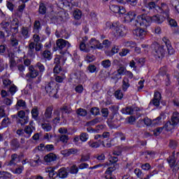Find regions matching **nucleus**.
<instances>
[{
    "instance_id": "1",
    "label": "nucleus",
    "mask_w": 179,
    "mask_h": 179,
    "mask_svg": "<svg viewBox=\"0 0 179 179\" xmlns=\"http://www.w3.org/2000/svg\"><path fill=\"white\" fill-rule=\"evenodd\" d=\"M136 22H137L141 27L145 28L150 26L152 18L151 16L148 15L147 13H143L137 17Z\"/></svg>"
},
{
    "instance_id": "2",
    "label": "nucleus",
    "mask_w": 179,
    "mask_h": 179,
    "mask_svg": "<svg viewBox=\"0 0 179 179\" xmlns=\"http://www.w3.org/2000/svg\"><path fill=\"white\" fill-rule=\"evenodd\" d=\"M152 53L155 58H164V55H166L164 45H159V43H155L152 45Z\"/></svg>"
},
{
    "instance_id": "3",
    "label": "nucleus",
    "mask_w": 179,
    "mask_h": 179,
    "mask_svg": "<svg viewBox=\"0 0 179 179\" xmlns=\"http://www.w3.org/2000/svg\"><path fill=\"white\" fill-rule=\"evenodd\" d=\"M45 90H46V93H48L50 97H55L57 93H58L57 84H55V83H48L45 86Z\"/></svg>"
},
{
    "instance_id": "4",
    "label": "nucleus",
    "mask_w": 179,
    "mask_h": 179,
    "mask_svg": "<svg viewBox=\"0 0 179 179\" xmlns=\"http://www.w3.org/2000/svg\"><path fill=\"white\" fill-rule=\"evenodd\" d=\"M174 155H175V152H173V155L169 157V158H167L166 159L169 164V167H171V169H173V173L176 171H178L179 170V164Z\"/></svg>"
},
{
    "instance_id": "5",
    "label": "nucleus",
    "mask_w": 179,
    "mask_h": 179,
    "mask_svg": "<svg viewBox=\"0 0 179 179\" xmlns=\"http://www.w3.org/2000/svg\"><path fill=\"white\" fill-rule=\"evenodd\" d=\"M178 122H179V113L178 112H174L171 117V122H168L165 124V127H166V129L169 131L172 128H174V125H177Z\"/></svg>"
},
{
    "instance_id": "6",
    "label": "nucleus",
    "mask_w": 179,
    "mask_h": 179,
    "mask_svg": "<svg viewBox=\"0 0 179 179\" xmlns=\"http://www.w3.org/2000/svg\"><path fill=\"white\" fill-rule=\"evenodd\" d=\"M17 115V124H20V125H25V124H27L29 122V117L26 116V113L24 112V110L18 111Z\"/></svg>"
},
{
    "instance_id": "7",
    "label": "nucleus",
    "mask_w": 179,
    "mask_h": 179,
    "mask_svg": "<svg viewBox=\"0 0 179 179\" xmlns=\"http://www.w3.org/2000/svg\"><path fill=\"white\" fill-rule=\"evenodd\" d=\"M52 110H54V107L52 106H50L46 108L42 119V122H50V120L52 118Z\"/></svg>"
},
{
    "instance_id": "8",
    "label": "nucleus",
    "mask_w": 179,
    "mask_h": 179,
    "mask_svg": "<svg viewBox=\"0 0 179 179\" xmlns=\"http://www.w3.org/2000/svg\"><path fill=\"white\" fill-rule=\"evenodd\" d=\"M90 45V49L93 50H103V44L100 41L96 40V38H92L88 43Z\"/></svg>"
},
{
    "instance_id": "9",
    "label": "nucleus",
    "mask_w": 179,
    "mask_h": 179,
    "mask_svg": "<svg viewBox=\"0 0 179 179\" xmlns=\"http://www.w3.org/2000/svg\"><path fill=\"white\" fill-rule=\"evenodd\" d=\"M113 31L115 37H124L127 34V29L123 26L115 27Z\"/></svg>"
},
{
    "instance_id": "10",
    "label": "nucleus",
    "mask_w": 179,
    "mask_h": 179,
    "mask_svg": "<svg viewBox=\"0 0 179 179\" xmlns=\"http://www.w3.org/2000/svg\"><path fill=\"white\" fill-rule=\"evenodd\" d=\"M109 8L111 12H113V13H118L119 15H124L127 12V10H125V8L123 6L113 4L110 5Z\"/></svg>"
},
{
    "instance_id": "11",
    "label": "nucleus",
    "mask_w": 179,
    "mask_h": 179,
    "mask_svg": "<svg viewBox=\"0 0 179 179\" xmlns=\"http://www.w3.org/2000/svg\"><path fill=\"white\" fill-rule=\"evenodd\" d=\"M162 41L166 47L169 55H173V54H174L175 52V50L171 45V42L170 41V40H169V38H167L166 37H164L162 38Z\"/></svg>"
},
{
    "instance_id": "12",
    "label": "nucleus",
    "mask_w": 179,
    "mask_h": 179,
    "mask_svg": "<svg viewBox=\"0 0 179 179\" xmlns=\"http://www.w3.org/2000/svg\"><path fill=\"white\" fill-rule=\"evenodd\" d=\"M28 163L31 167H37L43 164V160L40 157V155H36L33 159H29Z\"/></svg>"
},
{
    "instance_id": "13",
    "label": "nucleus",
    "mask_w": 179,
    "mask_h": 179,
    "mask_svg": "<svg viewBox=\"0 0 179 179\" xmlns=\"http://www.w3.org/2000/svg\"><path fill=\"white\" fill-rule=\"evenodd\" d=\"M158 8L160 9L161 13L164 14L165 17H169V16H170V8L167 3H162L161 6Z\"/></svg>"
},
{
    "instance_id": "14",
    "label": "nucleus",
    "mask_w": 179,
    "mask_h": 179,
    "mask_svg": "<svg viewBox=\"0 0 179 179\" xmlns=\"http://www.w3.org/2000/svg\"><path fill=\"white\" fill-rule=\"evenodd\" d=\"M38 75V71H37L34 66L31 65L29 67V72L26 74L27 78H31L32 79H34L35 78H37Z\"/></svg>"
},
{
    "instance_id": "15",
    "label": "nucleus",
    "mask_w": 179,
    "mask_h": 179,
    "mask_svg": "<svg viewBox=\"0 0 179 179\" xmlns=\"http://www.w3.org/2000/svg\"><path fill=\"white\" fill-rule=\"evenodd\" d=\"M160 100H162V94L157 91L154 94V98L151 101V103H152L153 106H155V107H159V106H160Z\"/></svg>"
},
{
    "instance_id": "16",
    "label": "nucleus",
    "mask_w": 179,
    "mask_h": 179,
    "mask_svg": "<svg viewBox=\"0 0 179 179\" xmlns=\"http://www.w3.org/2000/svg\"><path fill=\"white\" fill-rule=\"evenodd\" d=\"M87 41V37L83 39L82 42L80 43V50L81 51H84L85 52H90V45H89V43L86 44Z\"/></svg>"
},
{
    "instance_id": "17",
    "label": "nucleus",
    "mask_w": 179,
    "mask_h": 179,
    "mask_svg": "<svg viewBox=\"0 0 179 179\" xmlns=\"http://www.w3.org/2000/svg\"><path fill=\"white\" fill-rule=\"evenodd\" d=\"M56 44L59 50H63V48H65V47H71V43L62 38L58 39L56 42Z\"/></svg>"
},
{
    "instance_id": "18",
    "label": "nucleus",
    "mask_w": 179,
    "mask_h": 179,
    "mask_svg": "<svg viewBox=\"0 0 179 179\" xmlns=\"http://www.w3.org/2000/svg\"><path fill=\"white\" fill-rule=\"evenodd\" d=\"M164 20H166V17L164 15H155L151 16V22H155L158 24L163 23Z\"/></svg>"
},
{
    "instance_id": "19",
    "label": "nucleus",
    "mask_w": 179,
    "mask_h": 179,
    "mask_svg": "<svg viewBox=\"0 0 179 179\" xmlns=\"http://www.w3.org/2000/svg\"><path fill=\"white\" fill-rule=\"evenodd\" d=\"M133 34L136 37H140V38H143V37L146 36V31H145V29L142 28H138L133 30Z\"/></svg>"
},
{
    "instance_id": "20",
    "label": "nucleus",
    "mask_w": 179,
    "mask_h": 179,
    "mask_svg": "<svg viewBox=\"0 0 179 179\" xmlns=\"http://www.w3.org/2000/svg\"><path fill=\"white\" fill-rule=\"evenodd\" d=\"M43 159L45 163H51L52 162H55L57 160V155L52 152H50L46 155Z\"/></svg>"
},
{
    "instance_id": "21",
    "label": "nucleus",
    "mask_w": 179,
    "mask_h": 179,
    "mask_svg": "<svg viewBox=\"0 0 179 179\" xmlns=\"http://www.w3.org/2000/svg\"><path fill=\"white\" fill-rule=\"evenodd\" d=\"M143 3L146 8H148L150 10H152V9H156L157 8H159L157 5H156V3L155 1H150V0H143Z\"/></svg>"
},
{
    "instance_id": "22",
    "label": "nucleus",
    "mask_w": 179,
    "mask_h": 179,
    "mask_svg": "<svg viewBox=\"0 0 179 179\" xmlns=\"http://www.w3.org/2000/svg\"><path fill=\"white\" fill-rule=\"evenodd\" d=\"M36 50V43L34 42H30L28 45V55L29 57H34L36 53H34V50Z\"/></svg>"
},
{
    "instance_id": "23",
    "label": "nucleus",
    "mask_w": 179,
    "mask_h": 179,
    "mask_svg": "<svg viewBox=\"0 0 179 179\" xmlns=\"http://www.w3.org/2000/svg\"><path fill=\"white\" fill-rule=\"evenodd\" d=\"M16 110H26L27 108V105L26 104V101L23 99H19L17 101L15 105Z\"/></svg>"
},
{
    "instance_id": "24",
    "label": "nucleus",
    "mask_w": 179,
    "mask_h": 179,
    "mask_svg": "<svg viewBox=\"0 0 179 179\" xmlns=\"http://www.w3.org/2000/svg\"><path fill=\"white\" fill-rule=\"evenodd\" d=\"M56 177H59V178H66V177H68L66 168H61L58 172L56 173Z\"/></svg>"
},
{
    "instance_id": "25",
    "label": "nucleus",
    "mask_w": 179,
    "mask_h": 179,
    "mask_svg": "<svg viewBox=\"0 0 179 179\" xmlns=\"http://www.w3.org/2000/svg\"><path fill=\"white\" fill-rule=\"evenodd\" d=\"M136 17V14L134 11H129L127 14L124 15V20L127 22V23L131 22Z\"/></svg>"
},
{
    "instance_id": "26",
    "label": "nucleus",
    "mask_w": 179,
    "mask_h": 179,
    "mask_svg": "<svg viewBox=\"0 0 179 179\" xmlns=\"http://www.w3.org/2000/svg\"><path fill=\"white\" fill-rule=\"evenodd\" d=\"M10 145L13 150H17V149L20 148V143H19V140H17V138H13L11 140Z\"/></svg>"
},
{
    "instance_id": "27",
    "label": "nucleus",
    "mask_w": 179,
    "mask_h": 179,
    "mask_svg": "<svg viewBox=\"0 0 179 179\" xmlns=\"http://www.w3.org/2000/svg\"><path fill=\"white\" fill-rule=\"evenodd\" d=\"M62 152H63V155H64V156L68 157L69 156H71V155H76V153L79 152V150L76 148H70L68 150H64Z\"/></svg>"
},
{
    "instance_id": "28",
    "label": "nucleus",
    "mask_w": 179,
    "mask_h": 179,
    "mask_svg": "<svg viewBox=\"0 0 179 179\" xmlns=\"http://www.w3.org/2000/svg\"><path fill=\"white\" fill-rule=\"evenodd\" d=\"M42 58L45 61H51L52 59V53H51V51L45 50L42 52Z\"/></svg>"
},
{
    "instance_id": "29",
    "label": "nucleus",
    "mask_w": 179,
    "mask_h": 179,
    "mask_svg": "<svg viewBox=\"0 0 179 179\" xmlns=\"http://www.w3.org/2000/svg\"><path fill=\"white\" fill-rule=\"evenodd\" d=\"M131 85L129 84V79L127 77H124L122 80V89L123 92H127L128 90V87H129Z\"/></svg>"
},
{
    "instance_id": "30",
    "label": "nucleus",
    "mask_w": 179,
    "mask_h": 179,
    "mask_svg": "<svg viewBox=\"0 0 179 179\" xmlns=\"http://www.w3.org/2000/svg\"><path fill=\"white\" fill-rule=\"evenodd\" d=\"M134 108H132V106H127L126 108H123L121 110V113H122L123 114H128L129 115H132V114H134Z\"/></svg>"
},
{
    "instance_id": "31",
    "label": "nucleus",
    "mask_w": 179,
    "mask_h": 179,
    "mask_svg": "<svg viewBox=\"0 0 179 179\" xmlns=\"http://www.w3.org/2000/svg\"><path fill=\"white\" fill-rule=\"evenodd\" d=\"M43 123L41 124L42 129L45 132H50L51 129H52V126L50 123H45V122H43Z\"/></svg>"
},
{
    "instance_id": "32",
    "label": "nucleus",
    "mask_w": 179,
    "mask_h": 179,
    "mask_svg": "<svg viewBox=\"0 0 179 179\" xmlns=\"http://www.w3.org/2000/svg\"><path fill=\"white\" fill-rule=\"evenodd\" d=\"M76 113L78 117H86L87 115V110L86 109H83L80 108L76 110Z\"/></svg>"
},
{
    "instance_id": "33",
    "label": "nucleus",
    "mask_w": 179,
    "mask_h": 179,
    "mask_svg": "<svg viewBox=\"0 0 179 179\" xmlns=\"http://www.w3.org/2000/svg\"><path fill=\"white\" fill-rule=\"evenodd\" d=\"M24 132L25 134V138H30L31 134H33V129L30 126H26L24 129Z\"/></svg>"
},
{
    "instance_id": "34",
    "label": "nucleus",
    "mask_w": 179,
    "mask_h": 179,
    "mask_svg": "<svg viewBox=\"0 0 179 179\" xmlns=\"http://www.w3.org/2000/svg\"><path fill=\"white\" fill-rule=\"evenodd\" d=\"M38 13L40 15H45L47 13V7L44 3H41L38 8Z\"/></svg>"
},
{
    "instance_id": "35",
    "label": "nucleus",
    "mask_w": 179,
    "mask_h": 179,
    "mask_svg": "<svg viewBox=\"0 0 179 179\" xmlns=\"http://www.w3.org/2000/svg\"><path fill=\"white\" fill-rule=\"evenodd\" d=\"M58 139L59 142H62V143H68V141H69V136L66 134H61L58 136Z\"/></svg>"
},
{
    "instance_id": "36",
    "label": "nucleus",
    "mask_w": 179,
    "mask_h": 179,
    "mask_svg": "<svg viewBox=\"0 0 179 179\" xmlns=\"http://www.w3.org/2000/svg\"><path fill=\"white\" fill-rule=\"evenodd\" d=\"M10 44L13 47H17L19 45V41L16 38L15 34H12L10 36Z\"/></svg>"
},
{
    "instance_id": "37",
    "label": "nucleus",
    "mask_w": 179,
    "mask_h": 179,
    "mask_svg": "<svg viewBox=\"0 0 179 179\" xmlns=\"http://www.w3.org/2000/svg\"><path fill=\"white\" fill-rule=\"evenodd\" d=\"M19 159V155L16 153L11 155V159L8 162V166H13L16 164V159Z\"/></svg>"
},
{
    "instance_id": "38",
    "label": "nucleus",
    "mask_w": 179,
    "mask_h": 179,
    "mask_svg": "<svg viewBox=\"0 0 179 179\" xmlns=\"http://www.w3.org/2000/svg\"><path fill=\"white\" fill-rule=\"evenodd\" d=\"M101 66L105 69H108L111 66V61L110 59H105L101 62Z\"/></svg>"
},
{
    "instance_id": "39",
    "label": "nucleus",
    "mask_w": 179,
    "mask_h": 179,
    "mask_svg": "<svg viewBox=\"0 0 179 179\" xmlns=\"http://www.w3.org/2000/svg\"><path fill=\"white\" fill-rule=\"evenodd\" d=\"M31 114L32 115V118H34V120H37V118L38 117V108H37V106H35L31 111Z\"/></svg>"
},
{
    "instance_id": "40",
    "label": "nucleus",
    "mask_w": 179,
    "mask_h": 179,
    "mask_svg": "<svg viewBox=\"0 0 179 179\" xmlns=\"http://www.w3.org/2000/svg\"><path fill=\"white\" fill-rule=\"evenodd\" d=\"M166 19H167L169 24L171 26V27H177L178 26L177 21H176V20L170 17V16H169V17H166Z\"/></svg>"
},
{
    "instance_id": "41",
    "label": "nucleus",
    "mask_w": 179,
    "mask_h": 179,
    "mask_svg": "<svg viewBox=\"0 0 179 179\" xmlns=\"http://www.w3.org/2000/svg\"><path fill=\"white\" fill-rule=\"evenodd\" d=\"M17 68L19 71L20 75L22 78H24V71H26V67L23 64H18Z\"/></svg>"
},
{
    "instance_id": "42",
    "label": "nucleus",
    "mask_w": 179,
    "mask_h": 179,
    "mask_svg": "<svg viewBox=\"0 0 179 179\" xmlns=\"http://www.w3.org/2000/svg\"><path fill=\"white\" fill-rule=\"evenodd\" d=\"M114 96L117 100H122V98L124 97V94L122 93V91L121 90H117L115 92Z\"/></svg>"
},
{
    "instance_id": "43",
    "label": "nucleus",
    "mask_w": 179,
    "mask_h": 179,
    "mask_svg": "<svg viewBox=\"0 0 179 179\" xmlns=\"http://www.w3.org/2000/svg\"><path fill=\"white\" fill-rule=\"evenodd\" d=\"M9 124H10V119H9L8 117H4L1 123V128H6Z\"/></svg>"
},
{
    "instance_id": "44",
    "label": "nucleus",
    "mask_w": 179,
    "mask_h": 179,
    "mask_svg": "<svg viewBox=\"0 0 179 179\" xmlns=\"http://www.w3.org/2000/svg\"><path fill=\"white\" fill-rule=\"evenodd\" d=\"M8 92L10 93L11 96H14L15 93L17 92V87L15 85V84H12L10 87H8Z\"/></svg>"
},
{
    "instance_id": "45",
    "label": "nucleus",
    "mask_w": 179,
    "mask_h": 179,
    "mask_svg": "<svg viewBox=\"0 0 179 179\" xmlns=\"http://www.w3.org/2000/svg\"><path fill=\"white\" fill-rule=\"evenodd\" d=\"M122 153V147L118 146L115 148V150L113 152V155L115 156H121Z\"/></svg>"
},
{
    "instance_id": "46",
    "label": "nucleus",
    "mask_w": 179,
    "mask_h": 179,
    "mask_svg": "<svg viewBox=\"0 0 179 179\" xmlns=\"http://www.w3.org/2000/svg\"><path fill=\"white\" fill-rule=\"evenodd\" d=\"M21 32L24 38H29V37H30L29 35V29L27 27H23L21 29Z\"/></svg>"
},
{
    "instance_id": "47",
    "label": "nucleus",
    "mask_w": 179,
    "mask_h": 179,
    "mask_svg": "<svg viewBox=\"0 0 179 179\" xmlns=\"http://www.w3.org/2000/svg\"><path fill=\"white\" fill-rule=\"evenodd\" d=\"M35 68H37L41 73H43V72L45 71V67L44 66V64H41V62L36 63Z\"/></svg>"
},
{
    "instance_id": "48",
    "label": "nucleus",
    "mask_w": 179,
    "mask_h": 179,
    "mask_svg": "<svg viewBox=\"0 0 179 179\" xmlns=\"http://www.w3.org/2000/svg\"><path fill=\"white\" fill-rule=\"evenodd\" d=\"M73 16L75 19L79 20V19H81L82 17V11H80L79 9L75 10L73 12Z\"/></svg>"
},
{
    "instance_id": "49",
    "label": "nucleus",
    "mask_w": 179,
    "mask_h": 179,
    "mask_svg": "<svg viewBox=\"0 0 179 179\" xmlns=\"http://www.w3.org/2000/svg\"><path fill=\"white\" fill-rule=\"evenodd\" d=\"M99 78L101 79V80H106V79H107V73L106 71L101 70L99 72Z\"/></svg>"
},
{
    "instance_id": "50",
    "label": "nucleus",
    "mask_w": 179,
    "mask_h": 179,
    "mask_svg": "<svg viewBox=\"0 0 179 179\" xmlns=\"http://www.w3.org/2000/svg\"><path fill=\"white\" fill-rule=\"evenodd\" d=\"M90 113L92 114V115H100V108L97 107H93L91 108Z\"/></svg>"
},
{
    "instance_id": "51",
    "label": "nucleus",
    "mask_w": 179,
    "mask_h": 179,
    "mask_svg": "<svg viewBox=\"0 0 179 179\" xmlns=\"http://www.w3.org/2000/svg\"><path fill=\"white\" fill-rule=\"evenodd\" d=\"M69 171L71 174H78V172L79 171V169L76 165H73L70 167Z\"/></svg>"
},
{
    "instance_id": "52",
    "label": "nucleus",
    "mask_w": 179,
    "mask_h": 179,
    "mask_svg": "<svg viewBox=\"0 0 179 179\" xmlns=\"http://www.w3.org/2000/svg\"><path fill=\"white\" fill-rule=\"evenodd\" d=\"M3 85L4 86V89H6V87H9L13 84L10 80L6 78L3 80Z\"/></svg>"
},
{
    "instance_id": "53",
    "label": "nucleus",
    "mask_w": 179,
    "mask_h": 179,
    "mask_svg": "<svg viewBox=\"0 0 179 179\" xmlns=\"http://www.w3.org/2000/svg\"><path fill=\"white\" fill-rule=\"evenodd\" d=\"M121 76L119 74V73L117 71H115L112 74V77L111 79H114L115 80H116L117 82H118V80H120V79H121Z\"/></svg>"
},
{
    "instance_id": "54",
    "label": "nucleus",
    "mask_w": 179,
    "mask_h": 179,
    "mask_svg": "<svg viewBox=\"0 0 179 179\" xmlns=\"http://www.w3.org/2000/svg\"><path fill=\"white\" fill-rule=\"evenodd\" d=\"M171 5L175 8V10L179 13V0H173Z\"/></svg>"
},
{
    "instance_id": "55",
    "label": "nucleus",
    "mask_w": 179,
    "mask_h": 179,
    "mask_svg": "<svg viewBox=\"0 0 179 179\" xmlns=\"http://www.w3.org/2000/svg\"><path fill=\"white\" fill-rule=\"evenodd\" d=\"M87 139H89V135L87 134V133H82L80 135V140L82 142H86V141H87Z\"/></svg>"
},
{
    "instance_id": "56",
    "label": "nucleus",
    "mask_w": 179,
    "mask_h": 179,
    "mask_svg": "<svg viewBox=\"0 0 179 179\" xmlns=\"http://www.w3.org/2000/svg\"><path fill=\"white\" fill-rule=\"evenodd\" d=\"M128 124H130V125H134L135 123V121H136V117L134 115H131L127 118Z\"/></svg>"
},
{
    "instance_id": "57",
    "label": "nucleus",
    "mask_w": 179,
    "mask_h": 179,
    "mask_svg": "<svg viewBox=\"0 0 179 179\" xmlns=\"http://www.w3.org/2000/svg\"><path fill=\"white\" fill-rule=\"evenodd\" d=\"M103 48H110L111 46V42L108 39H106L102 42Z\"/></svg>"
},
{
    "instance_id": "58",
    "label": "nucleus",
    "mask_w": 179,
    "mask_h": 179,
    "mask_svg": "<svg viewBox=\"0 0 179 179\" xmlns=\"http://www.w3.org/2000/svg\"><path fill=\"white\" fill-rule=\"evenodd\" d=\"M117 72L121 76L124 75L127 72V69L122 66L120 65L119 69H117Z\"/></svg>"
},
{
    "instance_id": "59",
    "label": "nucleus",
    "mask_w": 179,
    "mask_h": 179,
    "mask_svg": "<svg viewBox=\"0 0 179 179\" xmlns=\"http://www.w3.org/2000/svg\"><path fill=\"white\" fill-rule=\"evenodd\" d=\"M24 170V167L23 166H20L18 168H16L15 171H13L14 174H22Z\"/></svg>"
},
{
    "instance_id": "60",
    "label": "nucleus",
    "mask_w": 179,
    "mask_h": 179,
    "mask_svg": "<svg viewBox=\"0 0 179 179\" xmlns=\"http://www.w3.org/2000/svg\"><path fill=\"white\" fill-rule=\"evenodd\" d=\"M169 146L171 149H176V148L178 146V143L177 142V141L171 140L169 143Z\"/></svg>"
},
{
    "instance_id": "61",
    "label": "nucleus",
    "mask_w": 179,
    "mask_h": 179,
    "mask_svg": "<svg viewBox=\"0 0 179 179\" xmlns=\"http://www.w3.org/2000/svg\"><path fill=\"white\" fill-rule=\"evenodd\" d=\"M88 145L90 148H100V144L98 142H94L93 141H89Z\"/></svg>"
},
{
    "instance_id": "62",
    "label": "nucleus",
    "mask_w": 179,
    "mask_h": 179,
    "mask_svg": "<svg viewBox=\"0 0 179 179\" xmlns=\"http://www.w3.org/2000/svg\"><path fill=\"white\" fill-rule=\"evenodd\" d=\"M94 59H96V57L93 55H87L85 57L87 62H93Z\"/></svg>"
},
{
    "instance_id": "63",
    "label": "nucleus",
    "mask_w": 179,
    "mask_h": 179,
    "mask_svg": "<svg viewBox=\"0 0 179 179\" xmlns=\"http://www.w3.org/2000/svg\"><path fill=\"white\" fill-rule=\"evenodd\" d=\"M101 113L102 114V117L107 118L108 117V108H103L101 109Z\"/></svg>"
},
{
    "instance_id": "64",
    "label": "nucleus",
    "mask_w": 179,
    "mask_h": 179,
    "mask_svg": "<svg viewBox=\"0 0 179 179\" xmlns=\"http://www.w3.org/2000/svg\"><path fill=\"white\" fill-rule=\"evenodd\" d=\"M135 62L138 63V65L142 66L145 64V58H136Z\"/></svg>"
}]
</instances>
